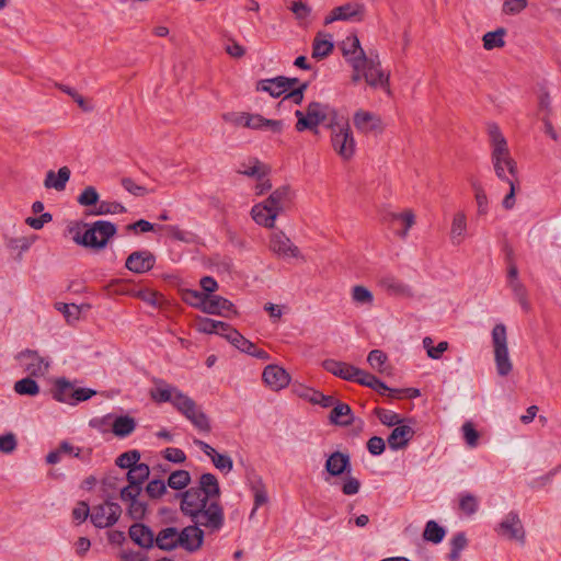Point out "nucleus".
<instances>
[{
	"label": "nucleus",
	"mask_w": 561,
	"mask_h": 561,
	"mask_svg": "<svg viewBox=\"0 0 561 561\" xmlns=\"http://www.w3.org/2000/svg\"><path fill=\"white\" fill-rule=\"evenodd\" d=\"M468 234V219L463 210L454 214L450 225L449 238L453 244H461Z\"/></svg>",
	"instance_id": "20"
},
{
	"label": "nucleus",
	"mask_w": 561,
	"mask_h": 561,
	"mask_svg": "<svg viewBox=\"0 0 561 561\" xmlns=\"http://www.w3.org/2000/svg\"><path fill=\"white\" fill-rule=\"evenodd\" d=\"M318 125L331 130L332 148L342 161L348 162L355 157L356 140L346 116L330 105L318 104Z\"/></svg>",
	"instance_id": "2"
},
{
	"label": "nucleus",
	"mask_w": 561,
	"mask_h": 561,
	"mask_svg": "<svg viewBox=\"0 0 561 561\" xmlns=\"http://www.w3.org/2000/svg\"><path fill=\"white\" fill-rule=\"evenodd\" d=\"M354 67L352 81L354 83L365 80V82L373 89H381L388 95L391 94L390 90V72L381 68L378 54L370 51L362 60L354 59Z\"/></svg>",
	"instance_id": "5"
},
{
	"label": "nucleus",
	"mask_w": 561,
	"mask_h": 561,
	"mask_svg": "<svg viewBox=\"0 0 561 561\" xmlns=\"http://www.w3.org/2000/svg\"><path fill=\"white\" fill-rule=\"evenodd\" d=\"M150 474L149 466L146 463H139L137 466L131 467L127 472V481L130 484L141 485L145 480L148 479Z\"/></svg>",
	"instance_id": "41"
},
{
	"label": "nucleus",
	"mask_w": 561,
	"mask_h": 561,
	"mask_svg": "<svg viewBox=\"0 0 561 561\" xmlns=\"http://www.w3.org/2000/svg\"><path fill=\"white\" fill-rule=\"evenodd\" d=\"M414 436V430L403 422L392 430L388 437V445L392 450L404 448Z\"/></svg>",
	"instance_id": "22"
},
{
	"label": "nucleus",
	"mask_w": 561,
	"mask_h": 561,
	"mask_svg": "<svg viewBox=\"0 0 561 561\" xmlns=\"http://www.w3.org/2000/svg\"><path fill=\"white\" fill-rule=\"evenodd\" d=\"M508 287L512 289L514 297L519 302L524 310L529 309V302L527 300V290L519 279L507 280Z\"/></svg>",
	"instance_id": "46"
},
{
	"label": "nucleus",
	"mask_w": 561,
	"mask_h": 561,
	"mask_svg": "<svg viewBox=\"0 0 561 561\" xmlns=\"http://www.w3.org/2000/svg\"><path fill=\"white\" fill-rule=\"evenodd\" d=\"M154 263V255L148 250H141L135 251L127 256L125 267L135 274H144L152 270Z\"/></svg>",
	"instance_id": "16"
},
{
	"label": "nucleus",
	"mask_w": 561,
	"mask_h": 561,
	"mask_svg": "<svg viewBox=\"0 0 561 561\" xmlns=\"http://www.w3.org/2000/svg\"><path fill=\"white\" fill-rule=\"evenodd\" d=\"M504 182L510 185V192L503 198L502 206L510 210L515 206V194L518 186V179H510L508 181Z\"/></svg>",
	"instance_id": "59"
},
{
	"label": "nucleus",
	"mask_w": 561,
	"mask_h": 561,
	"mask_svg": "<svg viewBox=\"0 0 561 561\" xmlns=\"http://www.w3.org/2000/svg\"><path fill=\"white\" fill-rule=\"evenodd\" d=\"M156 387L151 390V398L156 402H170L192 424L203 432L210 431V424L206 414L197 407L195 401L187 394L163 380H157Z\"/></svg>",
	"instance_id": "3"
},
{
	"label": "nucleus",
	"mask_w": 561,
	"mask_h": 561,
	"mask_svg": "<svg viewBox=\"0 0 561 561\" xmlns=\"http://www.w3.org/2000/svg\"><path fill=\"white\" fill-rule=\"evenodd\" d=\"M210 460L216 469L224 473H229L233 468V461L231 457L226 454H219L218 451H215V454H213L210 457Z\"/></svg>",
	"instance_id": "54"
},
{
	"label": "nucleus",
	"mask_w": 561,
	"mask_h": 561,
	"mask_svg": "<svg viewBox=\"0 0 561 561\" xmlns=\"http://www.w3.org/2000/svg\"><path fill=\"white\" fill-rule=\"evenodd\" d=\"M14 390L22 396H36L39 393L37 382L31 377L23 378L14 383Z\"/></svg>",
	"instance_id": "42"
},
{
	"label": "nucleus",
	"mask_w": 561,
	"mask_h": 561,
	"mask_svg": "<svg viewBox=\"0 0 561 561\" xmlns=\"http://www.w3.org/2000/svg\"><path fill=\"white\" fill-rule=\"evenodd\" d=\"M268 249L282 259L297 257L298 248L283 231H273L270 237Z\"/></svg>",
	"instance_id": "15"
},
{
	"label": "nucleus",
	"mask_w": 561,
	"mask_h": 561,
	"mask_svg": "<svg viewBox=\"0 0 561 561\" xmlns=\"http://www.w3.org/2000/svg\"><path fill=\"white\" fill-rule=\"evenodd\" d=\"M290 202V192L289 188L286 186L279 187L275 190L266 201L263 203L272 208L273 210H276V214L278 215L280 211H283Z\"/></svg>",
	"instance_id": "33"
},
{
	"label": "nucleus",
	"mask_w": 561,
	"mask_h": 561,
	"mask_svg": "<svg viewBox=\"0 0 561 561\" xmlns=\"http://www.w3.org/2000/svg\"><path fill=\"white\" fill-rule=\"evenodd\" d=\"M363 9L359 4L346 3L344 5L334 8L323 20L325 25L331 24L335 21H351L355 20Z\"/></svg>",
	"instance_id": "21"
},
{
	"label": "nucleus",
	"mask_w": 561,
	"mask_h": 561,
	"mask_svg": "<svg viewBox=\"0 0 561 561\" xmlns=\"http://www.w3.org/2000/svg\"><path fill=\"white\" fill-rule=\"evenodd\" d=\"M263 380L274 391L286 388L290 382L289 374L277 365H268L263 370Z\"/></svg>",
	"instance_id": "17"
},
{
	"label": "nucleus",
	"mask_w": 561,
	"mask_h": 561,
	"mask_svg": "<svg viewBox=\"0 0 561 561\" xmlns=\"http://www.w3.org/2000/svg\"><path fill=\"white\" fill-rule=\"evenodd\" d=\"M461 430H462V434H463V438L466 440V444L470 448L477 447L478 440H479V433L474 428L473 424L471 422H466L462 425Z\"/></svg>",
	"instance_id": "57"
},
{
	"label": "nucleus",
	"mask_w": 561,
	"mask_h": 561,
	"mask_svg": "<svg viewBox=\"0 0 561 561\" xmlns=\"http://www.w3.org/2000/svg\"><path fill=\"white\" fill-rule=\"evenodd\" d=\"M387 359L388 357L386 353L381 350H373L367 356V363L373 369L379 373L383 371V365L386 364Z\"/></svg>",
	"instance_id": "55"
},
{
	"label": "nucleus",
	"mask_w": 561,
	"mask_h": 561,
	"mask_svg": "<svg viewBox=\"0 0 561 561\" xmlns=\"http://www.w3.org/2000/svg\"><path fill=\"white\" fill-rule=\"evenodd\" d=\"M376 415L383 425L389 427L397 426L403 422L401 416L391 410L377 409Z\"/></svg>",
	"instance_id": "53"
},
{
	"label": "nucleus",
	"mask_w": 561,
	"mask_h": 561,
	"mask_svg": "<svg viewBox=\"0 0 561 561\" xmlns=\"http://www.w3.org/2000/svg\"><path fill=\"white\" fill-rule=\"evenodd\" d=\"M222 321H217L209 318H198L196 321V330L201 333L213 334L218 333L219 328H224Z\"/></svg>",
	"instance_id": "49"
},
{
	"label": "nucleus",
	"mask_w": 561,
	"mask_h": 561,
	"mask_svg": "<svg viewBox=\"0 0 561 561\" xmlns=\"http://www.w3.org/2000/svg\"><path fill=\"white\" fill-rule=\"evenodd\" d=\"M492 345L494 351V362L496 373L501 377H506L513 370V364L510 358L507 345L506 327L503 323L496 324L491 332Z\"/></svg>",
	"instance_id": "7"
},
{
	"label": "nucleus",
	"mask_w": 561,
	"mask_h": 561,
	"mask_svg": "<svg viewBox=\"0 0 561 561\" xmlns=\"http://www.w3.org/2000/svg\"><path fill=\"white\" fill-rule=\"evenodd\" d=\"M459 510L467 516L474 515L479 510V500L471 493L461 492L458 495Z\"/></svg>",
	"instance_id": "39"
},
{
	"label": "nucleus",
	"mask_w": 561,
	"mask_h": 561,
	"mask_svg": "<svg viewBox=\"0 0 561 561\" xmlns=\"http://www.w3.org/2000/svg\"><path fill=\"white\" fill-rule=\"evenodd\" d=\"M325 472L328 477L324 478L325 481L330 480V477H339L343 473L351 472V459L350 456L345 453L334 451L332 453L325 461Z\"/></svg>",
	"instance_id": "18"
},
{
	"label": "nucleus",
	"mask_w": 561,
	"mask_h": 561,
	"mask_svg": "<svg viewBox=\"0 0 561 561\" xmlns=\"http://www.w3.org/2000/svg\"><path fill=\"white\" fill-rule=\"evenodd\" d=\"M55 307L58 311H60L64 314L68 323L77 321L81 313V307L75 304L69 305L65 302H57Z\"/></svg>",
	"instance_id": "50"
},
{
	"label": "nucleus",
	"mask_w": 561,
	"mask_h": 561,
	"mask_svg": "<svg viewBox=\"0 0 561 561\" xmlns=\"http://www.w3.org/2000/svg\"><path fill=\"white\" fill-rule=\"evenodd\" d=\"M360 482L357 478L351 476L350 473L343 480L341 485V490L345 495H355L359 492Z\"/></svg>",
	"instance_id": "58"
},
{
	"label": "nucleus",
	"mask_w": 561,
	"mask_h": 561,
	"mask_svg": "<svg viewBox=\"0 0 561 561\" xmlns=\"http://www.w3.org/2000/svg\"><path fill=\"white\" fill-rule=\"evenodd\" d=\"M20 366L31 377H43L48 371L49 362L33 350H24L16 355Z\"/></svg>",
	"instance_id": "12"
},
{
	"label": "nucleus",
	"mask_w": 561,
	"mask_h": 561,
	"mask_svg": "<svg viewBox=\"0 0 561 561\" xmlns=\"http://www.w3.org/2000/svg\"><path fill=\"white\" fill-rule=\"evenodd\" d=\"M226 339L231 342L240 351L251 354L254 352V344L247 340L244 336H242L238 331H230V333H227Z\"/></svg>",
	"instance_id": "44"
},
{
	"label": "nucleus",
	"mask_w": 561,
	"mask_h": 561,
	"mask_svg": "<svg viewBox=\"0 0 561 561\" xmlns=\"http://www.w3.org/2000/svg\"><path fill=\"white\" fill-rule=\"evenodd\" d=\"M203 312L220 317H229L237 313L233 304L219 295H207Z\"/></svg>",
	"instance_id": "19"
},
{
	"label": "nucleus",
	"mask_w": 561,
	"mask_h": 561,
	"mask_svg": "<svg viewBox=\"0 0 561 561\" xmlns=\"http://www.w3.org/2000/svg\"><path fill=\"white\" fill-rule=\"evenodd\" d=\"M379 285L387 293L392 295H402L407 293L408 287L393 276L386 275L379 279Z\"/></svg>",
	"instance_id": "40"
},
{
	"label": "nucleus",
	"mask_w": 561,
	"mask_h": 561,
	"mask_svg": "<svg viewBox=\"0 0 561 561\" xmlns=\"http://www.w3.org/2000/svg\"><path fill=\"white\" fill-rule=\"evenodd\" d=\"M468 541L463 533L456 534L450 540V561H458L460 552L466 548Z\"/></svg>",
	"instance_id": "48"
},
{
	"label": "nucleus",
	"mask_w": 561,
	"mask_h": 561,
	"mask_svg": "<svg viewBox=\"0 0 561 561\" xmlns=\"http://www.w3.org/2000/svg\"><path fill=\"white\" fill-rule=\"evenodd\" d=\"M187 491H197L203 497L220 501V488L218 480L213 473H203L199 478V486L191 488Z\"/></svg>",
	"instance_id": "23"
},
{
	"label": "nucleus",
	"mask_w": 561,
	"mask_h": 561,
	"mask_svg": "<svg viewBox=\"0 0 561 561\" xmlns=\"http://www.w3.org/2000/svg\"><path fill=\"white\" fill-rule=\"evenodd\" d=\"M385 220L389 222H401L403 229L399 232L401 238H405L409 233V230L415 224V215L412 209H405L401 213L389 211L385 216Z\"/></svg>",
	"instance_id": "32"
},
{
	"label": "nucleus",
	"mask_w": 561,
	"mask_h": 561,
	"mask_svg": "<svg viewBox=\"0 0 561 561\" xmlns=\"http://www.w3.org/2000/svg\"><path fill=\"white\" fill-rule=\"evenodd\" d=\"M494 531L506 540L516 541L520 546L526 542V530L518 512L511 511L503 516Z\"/></svg>",
	"instance_id": "9"
},
{
	"label": "nucleus",
	"mask_w": 561,
	"mask_h": 561,
	"mask_svg": "<svg viewBox=\"0 0 561 561\" xmlns=\"http://www.w3.org/2000/svg\"><path fill=\"white\" fill-rule=\"evenodd\" d=\"M245 127L251 129H270L273 133L283 130V122L277 119H267L259 114H249L245 117Z\"/></svg>",
	"instance_id": "28"
},
{
	"label": "nucleus",
	"mask_w": 561,
	"mask_h": 561,
	"mask_svg": "<svg viewBox=\"0 0 561 561\" xmlns=\"http://www.w3.org/2000/svg\"><path fill=\"white\" fill-rule=\"evenodd\" d=\"M471 187L474 192V201L477 204V215L479 217L486 216L490 210L489 197L482 186L478 181L471 182Z\"/></svg>",
	"instance_id": "35"
},
{
	"label": "nucleus",
	"mask_w": 561,
	"mask_h": 561,
	"mask_svg": "<svg viewBox=\"0 0 561 561\" xmlns=\"http://www.w3.org/2000/svg\"><path fill=\"white\" fill-rule=\"evenodd\" d=\"M126 208L117 202L103 201L98 204L96 209L92 213L95 216L107 215V214H123Z\"/></svg>",
	"instance_id": "51"
},
{
	"label": "nucleus",
	"mask_w": 561,
	"mask_h": 561,
	"mask_svg": "<svg viewBox=\"0 0 561 561\" xmlns=\"http://www.w3.org/2000/svg\"><path fill=\"white\" fill-rule=\"evenodd\" d=\"M135 428V420L127 415L116 417L112 424V431L118 437H126L130 435Z\"/></svg>",
	"instance_id": "37"
},
{
	"label": "nucleus",
	"mask_w": 561,
	"mask_h": 561,
	"mask_svg": "<svg viewBox=\"0 0 561 561\" xmlns=\"http://www.w3.org/2000/svg\"><path fill=\"white\" fill-rule=\"evenodd\" d=\"M99 197L95 187L87 186L78 196L77 201L81 206H92L99 204Z\"/></svg>",
	"instance_id": "56"
},
{
	"label": "nucleus",
	"mask_w": 561,
	"mask_h": 561,
	"mask_svg": "<svg viewBox=\"0 0 561 561\" xmlns=\"http://www.w3.org/2000/svg\"><path fill=\"white\" fill-rule=\"evenodd\" d=\"M504 30L499 28L494 32H488L483 35V47L488 50L504 46Z\"/></svg>",
	"instance_id": "47"
},
{
	"label": "nucleus",
	"mask_w": 561,
	"mask_h": 561,
	"mask_svg": "<svg viewBox=\"0 0 561 561\" xmlns=\"http://www.w3.org/2000/svg\"><path fill=\"white\" fill-rule=\"evenodd\" d=\"M95 394V391L89 388H75L73 383L66 378H58L53 388V398L62 403L75 405L85 401Z\"/></svg>",
	"instance_id": "8"
},
{
	"label": "nucleus",
	"mask_w": 561,
	"mask_h": 561,
	"mask_svg": "<svg viewBox=\"0 0 561 561\" xmlns=\"http://www.w3.org/2000/svg\"><path fill=\"white\" fill-rule=\"evenodd\" d=\"M446 536V529L431 519L425 524L423 539L434 545L440 543Z\"/></svg>",
	"instance_id": "36"
},
{
	"label": "nucleus",
	"mask_w": 561,
	"mask_h": 561,
	"mask_svg": "<svg viewBox=\"0 0 561 561\" xmlns=\"http://www.w3.org/2000/svg\"><path fill=\"white\" fill-rule=\"evenodd\" d=\"M70 174L71 172L68 167H61L57 173L50 170L46 173L44 186L46 188H54L58 192H61L66 188L67 182L70 179Z\"/></svg>",
	"instance_id": "30"
},
{
	"label": "nucleus",
	"mask_w": 561,
	"mask_h": 561,
	"mask_svg": "<svg viewBox=\"0 0 561 561\" xmlns=\"http://www.w3.org/2000/svg\"><path fill=\"white\" fill-rule=\"evenodd\" d=\"M352 121L357 133L364 136H378L385 130L381 116L368 110L357 108Z\"/></svg>",
	"instance_id": "10"
},
{
	"label": "nucleus",
	"mask_w": 561,
	"mask_h": 561,
	"mask_svg": "<svg viewBox=\"0 0 561 561\" xmlns=\"http://www.w3.org/2000/svg\"><path fill=\"white\" fill-rule=\"evenodd\" d=\"M140 453L138 450H129L119 455L115 463L123 469H130L134 466L139 465Z\"/></svg>",
	"instance_id": "52"
},
{
	"label": "nucleus",
	"mask_w": 561,
	"mask_h": 561,
	"mask_svg": "<svg viewBox=\"0 0 561 561\" xmlns=\"http://www.w3.org/2000/svg\"><path fill=\"white\" fill-rule=\"evenodd\" d=\"M360 374V368L355 367L348 363L343 362V367L339 370V378L356 382L358 375Z\"/></svg>",
	"instance_id": "60"
},
{
	"label": "nucleus",
	"mask_w": 561,
	"mask_h": 561,
	"mask_svg": "<svg viewBox=\"0 0 561 561\" xmlns=\"http://www.w3.org/2000/svg\"><path fill=\"white\" fill-rule=\"evenodd\" d=\"M351 300L357 308L371 309L374 306V294L363 285H355L351 288Z\"/></svg>",
	"instance_id": "31"
},
{
	"label": "nucleus",
	"mask_w": 561,
	"mask_h": 561,
	"mask_svg": "<svg viewBox=\"0 0 561 561\" xmlns=\"http://www.w3.org/2000/svg\"><path fill=\"white\" fill-rule=\"evenodd\" d=\"M179 529L170 526L162 528L154 537L157 547L164 551H172L179 548Z\"/></svg>",
	"instance_id": "26"
},
{
	"label": "nucleus",
	"mask_w": 561,
	"mask_h": 561,
	"mask_svg": "<svg viewBox=\"0 0 561 561\" xmlns=\"http://www.w3.org/2000/svg\"><path fill=\"white\" fill-rule=\"evenodd\" d=\"M330 423L339 426H347L353 422V412L348 404L337 402L329 415Z\"/></svg>",
	"instance_id": "34"
},
{
	"label": "nucleus",
	"mask_w": 561,
	"mask_h": 561,
	"mask_svg": "<svg viewBox=\"0 0 561 561\" xmlns=\"http://www.w3.org/2000/svg\"><path fill=\"white\" fill-rule=\"evenodd\" d=\"M491 145V162L495 175L501 181L518 179L517 163L511 156L507 141L495 124L488 127Z\"/></svg>",
	"instance_id": "4"
},
{
	"label": "nucleus",
	"mask_w": 561,
	"mask_h": 561,
	"mask_svg": "<svg viewBox=\"0 0 561 561\" xmlns=\"http://www.w3.org/2000/svg\"><path fill=\"white\" fill-rule=\"evenodd\" d=\"M18 442L13 433L0 435V453L11 454L15 450Z\"/></svg>",
	"instance_id": "61"
},
{
	"label": "nucleus",
	"mask_w": 561,
	"mask_h": 561,
	"mask_svg": "<svg viewBox=\"0 0 561 561\" xmlns=\"http://www.w3.org/2000/svg\"><path fill=\"white\" fill-rule=\"evenodd\" d=\"M191 482L190 472L186 470H176L168 479V485L174 490H182Z\"/></svg>",
	"instance_id": "45"
},
{
	"label": "nucleus",
	"mask_w": 561,
	"mask_h": 561,
	"mask_svg": "<svg viewBox=\"0 0 561 561\" xmlns=\"http://www.w3.org/2000/svg\"><path fill=\"white\" fill-rule=\"evenodd\" d=\"M88 228L83 234L77 232L73 236V241L85 248L102 250L104 249L110 239L113 238L116 232V226L106 220H98L92 225H85Z\"/></svg>",
	"instance_id": "6"
},
{
	"label": "nucleus",
	"mask_w": 561,
	"mask_h": 561,
	"mask_svg": "<svg viewBox=\"0 0 561 561\" xmlns=\"http://www.w3.org/2000/svg\"><path fill=\"white\" fill-rule=\"evenodd\" d=\"M196 524L184 527L179 530V548L193 553L198 551L204 542V530Z\"/></svg>",
	"instance_id": "13"
},
{
	"label": "nucleus",
	"mask_w": 561,
	"mask_h": 561,
	"mask_svg": "<svg viewBox=\"0 0 561 561\" xmlns=\"http://www.w3.org/2000/svg\"><path fill=\"white\" fill-rule=\"evenodd\" d=\"M296 117L298 118L296 124V129L298 131H304L306 129H314L316 128V104L310 103L308 106L307 115H305L301 111H296Z\"/></svg>",
	"instance_id": "38"
},
{
	"label": "nucleus",
	"mask_w": 561,
	"mask_h": 561,
	"mask_svg": "<svg viewBox=\"0 0 561 561\" xmlns=\"http://www.w3.org/2000/svg\"><path fill=\"white\" fill-rule=\"evenodd\" d=\"M181 497V511L194 524L203 526L209 534L221 530L225 513L220 501L203 497L197 491H185Z\"/></svg>",
	"instance_id": "1"
},
{
	"label": "nucleus",
	"mask_w": 561,
	"mask_h": 561,
	"mask_svg": "<svg viewBox=\"0 0 561 561\" xmlns=\"http://www.w3.org/2000/svg\"><path fill=\"white\" fill-rule=\"evenodd\" d=\"M141 490H142L141 485L128 483L127 486H124L121 490V495H119L121 500L124 502H130V501L137 500L141 493Z\"/></svg>",
	"instance_id": "64"
},
{
	"label": "nucleus",
	"mask_w": 561,
	"mask_h": 561,
	"mask_svg": "<svg viewBox=\"0 0 561 561\" xmlns=\"http://www.w3.org/2000/svg\"><path fill=\"white\" fill-rule=\"evenodd\" d=\"M341 50L346 61L354 67V59L362 60L368 54L362 48L359 39L356 35H350L341 43Z\"/></svg>",
	"instance_id": "24"
},
{
	"label": "nucleus",
	"mask_w": 561,
	"mask_h": 561,
	"mask_svg": "<svg viewBox=\"0 0 561 561\" xmlns=\"http://www.w3.org/2000/svg\"><path fill=\"white\" fill-rule=\"evenodd\" d=\"M298 83L299 80L297 78L278 76L272 79H264L259 81L256 90L267 92L273 98H279Z\"/></svg>",
	"instance_id": "14"
},
{
	"label": "nucleus",
	"mask_w": 561,
	"mask_h": 561,
	"mask_svg": "<svg viewBox=\"0 0 561 561\" xmlns=\"http://www.w3.org/2000/svg\"><path fill=\"white\" fill-rule=\"evenodd\" d=\"M270 172V167L264 162L260 161L257 158H249L247 161L240 163V167L238 169L239 174L254 179L267 176Z\"/></svg>",
	"instance_id": "27"
},
{
	"label": "nucleus",
	"mask_w": 561,
	"mask_h": 561,
	"mask_svg": "<svg viewBox=\"0 0 561 561\" xmlns=\"http://www.w3.org/2000/svg\"><path fill=\"white\" fill-rule=\"evenodd\" d=\"M121 515L122 507L115 502L106 501L92 508L90 519L95 527L106 528L116 524Z\"/></svg>",
	"instance_id": "11"
},
{
	"label": "nucleus",
	"mask_w": 561,
	"mask_h": 561,
	"mask_svg": "<svg viewBox=\"0 0 561 561\" xmlns=\"http://www.w3.org/2000/svg\"><path fill=\"white\" fill-rule=\"evenodd\" d=\"M293 392L300 399L316 403V390L304 385H294Z\"/></svg>",
	"instance_id": "63"
},
{
	"label": "nucleus",
	"mask_w": 561,
	"mask_h": 561,
	"mask_svg": "<svg viewBox=\"0 0 561 561\" xmlns=\"http://www.w3.org/2000/svg\"><path fill=\"white\" fill-rule=\"evenodd\" d=\"M167 491L165 484L162 480H152L146 486V493L151 499H159Z\"/></svg>",
	"instance_id": "62"
},
{
	"label": "nucleus",
	"mask_w": 561,
	"mask_h": 561,
	"mask_svg": "<svg viewBox=\"0 0 561 561\" xmlns=\"http://www.w3.org/2000/svg\"><path fill=\"white\" fill-rule=\"evenodd\" d=\"M182 297L187 305L203 311L205 301L207 299V294H203L202 291L195 289H185L183 290Z\"/></svg>",
	"instance_id": "43"
},
{
	"label": "nucleus",
	"mask_w": 561,
	"mask_h": 561,
	"mask_svg": "<svg viewBox=\"0 0 561 561\" xmlns=\"http://www.w3.org/2000/svg\"><path fill=\"white\" fill-rule=\"evenodd\" d=\"M251 216L257 225L266 228H273L278 215L276 214V210H273L264 203H259L252 207Z\"/></svg>",
	"instance_id": "29"
},
{
	"label": "nucleus",
	"mask_w": 561,
	"mask_h": 561,
	"mask_svg": "<svg viewBox=\"0 0 561 561\" xmlns=\"http://www.w3.org/2000/svg\"><path fill=\"white\" fill-rule=\"evenodd\" d=\"M129 537L139 547L149 549L154 545L156 535L148 526L136 523L129 528Z\"/></svg>",
	"instance_id": "25"
}]
</instances>
